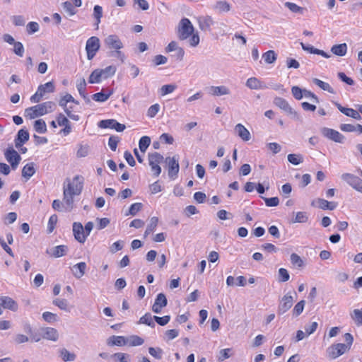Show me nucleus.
<instances>
[{
    "label": "nucleus",
    "mask_w": 362,
    "mask_h": 362,
    "mask_svg": "<svg viewBox=\"0 0 362 362\" xmlns=\"http://www.w3.org/2000/svg\"><path fill=\"white\" fill-rule=\"evenodd\" d=\"M351 317L357 326L362 325V310L354 309L351 313Z\"/></svg>",
    "instance_id": "41"
},
{
    "label": "nucleus",
    "mask_w": 362,
    "mask_h": 362,
    "mask_svg": "<svg viewBox=\"0 0 362 362\" xmlns=\"http://www.w3.org/2000/svg\"><path fill=\"white\" fill-rule=\"evenodd\" d=\"M303 91L304 89H301L298 86H293L291 88L292 94L296 100H300L303 97Z\"/></svg>",
    "instance_id": "64"
},
{
    "label": "nucleus",
    "mask_w": 362,
    "mask_h": 362,
    "mask_svg": "<svg viewBox=\"0 0 362 362\" xmlns=\"http://www.w3.org/2000/svg\"><path fill=\"white\" fill-rule=\"evenodd\" d=\"M153 317H152L151 314L147 313L139 319L138 323L145 324L151 327H154L156 325L155 322H153Z\"/></svg>",
    "instance_id": "36"
},
{
    "label": "nucleus",
    "mask_w": 362,
    "mask_h": 362,
    "mask_svg": "<svg viewBox=\"0 0 362 362\" xmlns=\"http://www.w3.org/2000/svg\"><path fill=\"white\" fill-rule=\"evenodd\" d=\"M235 131L244 141H247L251 138L250 132L245 127V126L241 124H238L235 125Z\"/></svg>",
    "instance_id": "25"
},
{
    "label": "nucleus",
    "mask_w": 362,
    "mask_h": 362,
    "mask_svg": "<svg viewBox=\"0 0 362 362\" xmlns=\"http://www.w3.org/2000/svg\"><path fill=\"white\" fill-rule=\"evenodd\" d=\"M151 144V139L147 136H142L139 141V146L140 151L143 153H145L148 147Z\"/></svg>",
    "instance_id": "45"
},
{
    "label": "nucleus",
    "mask_w": 362,
    "mask_h": 362,
    "mask_svg": "<svg viewBox=\"0 0 362 362\" xmlns=\"http://www.w3.org/2000/svg\"><path fill=\"white\" fill-rule=\"evenodd\" d=\"M208 93L213 96H222L230 94V90L226 86H212L209 88Z\"/></svg>",
    "instance_id": "19"
},
{
    "label": "nucleus",
    "mask_w": 362,
    "mask_h": 362,
    "mask_svg": "<svg viewBox=\"0 0 362 362\" xmlns=\"http://www.w3.org/2000/svg\"><path fill=\"white\" fill-rule=\"evenodd\" d=\"M119 138L115 136H111L108 140V146L110 149L113 151H116L118 143L119 142Z\"/></svg>",
    "instance_id": "63"
},
{
    "label": "nucleus",
    "mask_w": 362,
    "mask_h": 362,
    "mask_svg": "<svg viewBox=\"0 0 362 362\" xmlns=\"http://www.w3.org/2000/svg\"><path fill=\"white\" fill-rule=\"evenodd\" d=\"M284 6L286 7H287L293 13L303 14L304 11L305 10V8L300 7V6H298L297 4L292 3V2L287 1L284 4Z\"/></svg>",
    "instance_id": "44"
},
{
    "label": "nucleus",
    "mask_w": 362,
    "mask_h": 362,
    "mask_svg": "<svg viewBox=\"0 0 362 362\" xmlns=\"http://www.w3.org/2000/svg\"><path fill=\"white\" fill-rule=\"evenodd\" d=\"M288 160L293 165H297L303 163V157L300 154L291 153L288 155Z\"/></svg>",
    "instance_id": "47"
},
{
    "label": "nucleus",
    "mask_w": 362,
    "mask_h": 362,
    "mask_svg": "<svg viewBox=\"0 0 362 362\" xmlns=\"http://www.w3.org/2000/svg\"><path fill=\"white\" fill-rule=\"evenodd\" d=\"M33 127L35 131L39 134H45L47 131L46 123L42 119L35 120Z\"/></svg>",
    "instance_id": "35"
},
{
    "label": "nucleus",
    "mask_w": 362,
    "mask_h": 362,
    "mask_svg": "<svg viewBox=\"0 0 362 362\" xmlns=\"http://www.w3.org/2000/svg\"><path fill=\"white\" fill-rule=\"evenodd\" d=\"M165 163L168 167V176L171 179H175L177 177L179 173V162L178 158L176 156L173 157H167Z\"/></svg>",
    "instance_id": "8"
},
{
    "label": "nucleus",
    "mask_w": 362,
    "mask_h": 362,
    "mask_svg": "<svg viewBox=\"0 0 362 362\" xmlns=\"http://www.w3.org/2000/svg\"><path fill=\"white\" fill-rule=\"evenodd\" d=\"M160 110V105L158 104H154L151 105L147 111V116L150 118L154 117Z\"/></svg>",
    "instance_id": "62"
},
{
    "label": "nucleus",
    "mask_w": 362,
    "mask_h": 362,
    "mask_svg": "<svg viewBox=\"0 0 362 362\" xmlns=\"http://www.w3.org/2000/svg\"><path fill=\"white\" fill-rule=\"evenodd\" d=\"M290 275L288 272L284 268H280L279 269V282H286L289 280Z\"/></svg>",
    "instance_id": "56"
},
{
    "label": "nucleus",
    "mask_w": 362,
    "mask_h": 362,
    "mask_svg": "<svg viewBox=\"0 0 362 362\" xmlns=\"http://www.w3.org/2000/svg\"><path fill=\"white\" fill-rule=\"evenodd\" d=\"M311 205L313 206H317L323 210L328 209L332 211L337 207V204L334 202H328L324 199L318 198L316 200H313L311 202Z\"/></svg>",
    "instance_id": "16"
},
{
    "label": "nucleus",
    "mask_w": 362,
    "mask_h": 362,
    "mask_svg": "<svg viewBox=\"0 0 362 362\" xmlns=\"http://www.w3.org/2000/svg\"><path fill=\"white\" fill-rule=\"evenodd\" d=\"M117 68L115 66L110 65L105 69H100V72L102 76V78L106 79L112 76L116 72Z\"/></svg>",
    "instance_id": "34"
},
{
    "label": "nucleus",
    "mask_w": 362,
    "mask_h": 362,
    "mask_svg": "<svg viewBox=\"0 0 362 362\" xmlns=\"http://www.w3.org/2000/svg\"><path fill=\"white\" fill-rule=\"evenodd\" d=\"M100 47V42L98 37L92 36L88 38L86 43V51L87 53V59L92 60Z\"/></svg>",
    "instance_id": "3"
},
{
    "label": "nucleus",
    "mask_w": 362,
    "mask_h": 362,
    "mask_svg": "<svg viewBox=\"0 0 362 362\" xmlns=\"http://www.w3.org/2000/svg\"><path fill=\"white\" fill-rule=\"evenodd\" d=\"M100 69H95L90 75L88 82L90 83H98L102 80Z\"/></svg>",
    "instance_id": "43"
},
{
    "label": "nucleus",
    "mask_w": 362,
    "mask_h": 362,
    "mask_svg": "<svg viewBox=\"0 0 362 362\" xmlns=\"http://www.w3.org/2000/svg\"><path fill=\"white\" fill-rule=\"evenodd\" d=\"M55 103L52 101H47L25 110L24 116L28 119H35L52 112L55 108Z\"/></svg>",
    "instance_id": "1"
},
{
    "label": "nucleus",
    "mask_w": 362,
    "mask_h": 362,
    "mask_svg": "<svg viewBox=\"0 0 362 362\" xmlns=\"http://www.w3.org/2000/svg\"><path fill=\"white\" fill-rule=\"evenodd\" d=\"M322 133L324 136L329 139L337 143H343L344 140V136L332 129L325 127L322 129Z\"/></svg>",
    "instance_id": "13"
},
{
    "label": "nucleus",
    "mask_w": 362,
    "mask_h": 362,
    "mask_svg": "<svg viewBox=\"0 0 362 362\" xmlns=\"http://www.w3.org/2000/svg\"><path fill=\"white\" fill-rule=\"evenodd\" d=\"M4 155L6 159L11 164L12 168L16 169L21 160V156L12 147L8 148L6 151Z\"/></svg>",
    "instance_id": "11"
},
{
    "label": "nucleus",
    "mask_w": 362,
    "mask_h": 362,
    "mask_svg": "<svg viewBox=\"0 0 362 362\" xmlns=\"http://www.w3.org/2000/svg\"><path fill=\"white\" fill-rule=\"evenodd\" d=\"M177 32L180 40L187 39L194 33V27L188 18H184L180 21Z\"/></svg>",
    "instance_id": "2"
},
{
    "label": "nucleus",
    "mask_w": 362,
    "mask_h": 362,
    "mask_svg": "<svg viewBox=\"0 0 362 362\" xmlns=\"http://www.w3.org/2000/svg\"><path fill=\"white\" fill-rule=\"evenodd\" d=\"M93 17L95 19V24L97 27H98L99 23H100V19L103 16V8L99 5H95L93 8Z\"/></svg>",
    "instance_id": "51"
},
{
    "label": "nucleus",
    "mask_w": 362,
    "mask_h": 362,
    "mask_svg": "<svg viewBox=\"0 0 362 362\" xmlns=\"http://www.w3.org/2000/svg\"><path fill=\"white\" fill-rule=\"evenodd\" d=\"M141 203H134L130 206L129 213H127L126 216H128L129 214L135 216L141 209Z\"/></svg>",
    "instance_id": "60"
},
{
    "label": "nucleus",
    "mask_w": 362,
    "mask_h": 362,
    "mask_svg": "<svg viewBox=\"0 0 362 362\" xmlns=\"http://www.w3.org/2000/svg\"><path fill=\"white\" fill-rule=\"evenodd\" d=\"M89 151H90V146L87 144H85V145H82L81 144L79 146V148L77 151V153H76V156L78 158H84L86 156H87L89 153Z\"/></svg>",
    "instance_id": "52"
},
{
    "label": "nucleus",
    "mask_w": 362,
    "mask_h": 362,
    "mask_svg": "<svg viewBox=\"0 0 362 362\" xmlns=\"http://www.w3.org/2000/svg\"><path fill=\"white\" fill-rule=\"evenodd\" d=\"M113 89L105 90V92L104 90H103L101 92L93 94L92 95V98L96 102H105L113 94Z\"/></svg>",
    "instance_id": "24"
},
{
    "label": "nucleus",
    "mask_w": 362,
    "mask_h": 362,
    "mask_svg": "<svg viewBox=\"0 0 362 362\" xmlns=\"http://www.w3.org/2000/svg\"><path fill=\"white\" fill-rule=\"evenodd\" d=\"M291 262L293 265H296L298 267H302L303 266V259L296 253L291 255Z\"/></svg>",
    "instance_id": "61"
},
{
    "label": "nucleus",
    "mask_w": 362,
    "mask_h": 362,
    "mask_svg": "<svg viewBox=\"0 0 362 362\" xmlns=\"http://www.w3.org/2000/svg\"><path fill=\"white\" fill-rule=\"evenodd\" d=\"M158 223V218L153 216L150 219V223L147 226V228L144 232V236L146 237L151 233L157 227Z\"/></svg>",
    "instance_id": "39"
},
{
    "label": "nucleus",
    "mask_w": 362,
    "mask_h": 362,
    "mask_svg": "<svg viewBox=\"0 0 362 362\" xmlns=\"http://www.w3.org/2000/svg\"><path fill=\"white\" fill-rule=\"evenodd\" d=\"M313 82L316 86H317L321 89H322L323 90L327 91V92H329L330 93H332V94L335 93V91L333 89V88H332L331 86L328 83L324 82V81H321V80H320L318 78H316L313 79Z\"/></svg>",
    "instance_id": "32"
},
{
    "label": "nucleus",
    "mask_w": 362,
    "mask_h": 362,
    "mask_svg": "<svg viewBox=\"0 0 362 362\" xmlns=\"http://www.w3.org/2000/svg\"><path fill=\"white\" fill-rule=\"evenodd\" d=\"M45 95L42 86H38L37 92L30 97V101L34 103H39Z\"/></svg>",
    "instance_id": "48"
},
{
    "label": "nucleus",
    "mask_w": 362,
    "mask_h": 362,
    "mask_svg": "<svg viewBox=\"0 0 362 362\" xmlns=\"http://www.w3.org/2000/svg\"><path fill=\"white\" fill-rule=\"evenodd\" d=\"M59 356L62 358V359L65 362L74 361L76 357L75 354L69 352L65 348H63L59 350Z\"/></svg>",
    "instance_id": "33"
},
{
    "label": "nucleus",
    "mask_w": 362,
    "mask_h": 362,
    "mask_svg": "<svg viewBox=\"0 0 362 362\" xmlns=\"http://www.w3.org/2000/svg\"><path fill=\"white\" fill-rule=\"evenodd\" d=\"M35 169L34 168V163H28L23 168L22 176L28 180L35 174Z\"/></svg>",
    "instance_id": "31"
},
{
    "label": "nucleus",
    "mask_w": 362,
    "mask_h": 362,
    "mask_svg": "<svg viewBox=\"0 0 362 362\" xmlns=\"http://www.w3.org/2000/svg\"><path fill=\"white\" fill-rule=\"evenodd\" d=\"M148 353L151 356H152L155 358L160 360L163 357V351L160 347H156V348L149 347Z\"/></svg>",
    "instance_id": "50"
},
{
    "label": "nucleus",
    "mask_w": 362,
    "mask_h": 362,
    "mask_svg": "<svg viewBox=\"0 0 362 362\" xmlns=\"http://www.w3.org/2000/svg\"><path fill=\"white\" fill-rule=\"evenodd\" d=\"M0 305L5 309H8L12 311L18 310L17 303L8 296L0 297Z\"/></svg>",
    "instance_id": "20"
},
{
    "label": "nucleus",
    "mask_w": 362,
    "mask_h": 362,
    "mask_svg": "<svg viewBox=\"0 0 362 362\" xmlns=\"http://www.w3.org/2000/svg\"><path fill=\"white\" fill-rule=\"evenodd\" d=\"M98 127L100 128L106 129L110 128L115 129L118 132H123L126 129V126L123 124H120L117 120L113 119H103L98 122Z\"/></svg>",
    "instance_id": "10"
},
{
    "label": "nucleus",
    "mask_w": 362,
    "mask_h": 362,
    "mask_svg": "<svg viewBox=\"0 0 362 362\" xmlns=\"http://www.w3.org/2000/svg\"><path fill=\"white\" fill-rule=\"evenodd\" d=\"M69 189H64L63 192V201L64 204L65 206V210L68 211H71L74 208V196L76 194H72L69 192Z\"/></svg>",
    "instance_id": "23"
},
{
    "label": "nucleus",
    "mask_w": 362,
    "mask_h": 362,
    "mask_svg": "<svg viewBox=\"0 0 362 362\" xmlns=\"http://www.w3.org/2000/svg\"><path fill=\"white\" fill-rule=\"evenodd\" d=\"M308 220V216L306 212L299 211L296 214L295 218L291 221L292 223H305Z\"/></svg>",
    "instance_id": "49"
},
{
    "label": "nucleus",
    "mask_w": 362,
    "mask_h": 362,
    "mask_svg": "<svg viewBox=\"0 0 362 362\" xmlns=\"http://www.w3.org/2000/svg\"><path fill=\"white\" fill-rule=\"evenodd\" d=\"M214 9L220 13L228 12L230 9V6L226 1H218L214 6Z\"/></svg>",
    "instance_id": "37"
},
{
    "label": "nucleus",
    "mask_w": 362,
    "mask_h": 362,
    "mask_svg": "<svg viewBox=\"0 0 362 362\" xmlns=\"http://www.w3.org/2000/svg\"><path fill=\"white\" fill-rule=\"evenodd\" d=\"M177 86L175 84H167L164 85L160 88V94L162 95H165L167 94L173 93Z\"/></svg>",
    "instance_id": "57"
},
{
    "label": "nucleus",
    "mask_w": 362,
    "mask_h": 362,
    "mask_svg": "<svg viewBox=\"0 0 362 362\" xmlns=\"http://www.w3.org/2000/svg\"><path fill=\"white\" fill-rule=\"evenodd\" d=\"M337 109L346 116L354 118L356 120H361L362 119L361 115L356 110L349 107H344L337 102L334 103Z\"/></svg>",
    "instance_id": "18"
},
{
    "label": "nucleus",
    "mask_w": 362,
    "mask_h": 362,
    "mask_svg": "<svg viewBox=\"0 0 362 362\" xmlns=\"http://www.w3.org/2000/svg\"><path fill=\"white\" fill-rule=\"evenodd\" d=\"M40 26L37 22H30L26 25V31L28 35H32L39 30Z\"/></svg>",
    "instance_id": "55"
},
{
    "label": "nucleus",
    "mask_w": 362,
    "mask_h": 362,
    "mask_svg": "<svg viewBox=\"0 0 362 362\" xmlns=\"http://www.w3.org/2000/svg\"><path fill=\"white\" fill-rule=\"evenodd\" d=\"M83 187V177L80 175H76L74 177L71 182H69L66 187L64 189H69V192L72 194L79 195Z\"/></svg>",
    "instance_id": "6"
},
{
    "label": "nucleus",
    "mask_w": 362,
    "mask_h": 362,
    "mask_svg": "<svg viewBox=\"0 0 362 362\" xmlns=\"http://www.w3.org/2000/svg\"><path fill=\"white\" fill-rule=\"evenodd\" d=\"M331 52L337 56L343 57L346 54L347 45L346 43L334 45L332 47Z\"/></svg>",
    "instance_id": "29"
},
{
    "label": "nucleus",
    "mask_w": 362,
    "mask_h": 362,
    "mask_svg": "<svg viewBox=\"0 0 362 362\" xmlns=\"http://www.w3.org/2000/svg\"><path fill=\"white\" fill-rule=\"evenodd\" d=\"M349 351V346H346L345 344L338 343L335 344L331 345L327 349L326 353L327 357L334 360L337 357L341 356L344 353Z\"/></svg>",
    "instance_id": "5"
},
{
    "label": "nucleus",
    "mask_w": 362,
    "mask_h": 362,
    "mask_svg": "<svg viewBox=\"0 0 362 362\" xmlns=\"http://www.w3.org/2000/svg\"><path fill=\"white\" fill-rule=\"evenodd\" d=\"M73 233L75 239L81 243H85L86 235L83 225L80 222L73 223Z\"/></svg>",
    "instance_id": "14"
},
{
    "label": "nucleus",
    "mask_w": 362,
    "mask_h": 362,
    "mask_svg": "<svg viewBox=\"0 0 362 362\" xmlns=\"http://www.w3.org/2000/svg\"><path fill=\"white\" fill-rule=\"evenodd\" d=\"M53 304L61 310H67L68 309V302L66 299L56 298L53 300Z\"/></svg>",
    "instance_id": "58"
},
{
    "label": "nucleus",
    "mask_w": 362,
    "mask_h": 362,
    "mask_svg": "<svg viewBox=\"0 0 362 362\" xmlns=\"http://www.w3.org/2000/svg\"><path fill=\"white\" fill-rule=\"evenodd\" d=\"M274 103L280 109L284 110L286 112L291 107L285 99L279 97L274 98Z\"/></svg>",
    "instance_id": "40"
},
{
    "label": "nucleus",
    "mask_w": 362,
    "mask_h": 362,
    "mask_svg": "<svg viewBox=\"0 0 362 362\" xmlns=\"http://www.w3.org/2000/svg\"><path fill=\"white\" fill-rule=\"evenodd\" d=\"M293 302V298L290 293L284 295L280 300V303L278 306V315H281L286 313L292 307Z\"/></svg>",
    "instance_id": "9"
},
{
    "label": "nucleus",
    "mask_w": 362,
    "mask_h": 362,
    "mask_svg": "<svg viewBox=\"0 0 362 362\" xmlns=\"http://www.w3.org/2000/svg\"><path fill=\"white\" fill-rule=\"evenodd\" d=\"M86 83L84 78H82L76 85L77 90L79 93V94L86 100L87 102H90L89 98L86 97Z\"/></svg>",
    "instance_id": "46"
},
{
    "label": "nucleus",
    "mask_w": 362,
    "mask_h": 362,
    "mask_svg": "<svg viewBox=\"0 0 362 362\" xmlns=\"http://www.w3.org/2000/svg\"><path fill=\"white\" fill-rule=\"evenodd\" d=\"M127 345L129 346H141L144 344V340L138 335H131L126 337Z\"/></svg>",
    "instance_id": "30"
},
{
    "label": "nucleus",
    "mask_w": 362,
    "mask_h": 362,
    "mask_svg": "<svg viewBox=\"0 0 362 362\" xmlns=\"http://www.w3.org/2000/svg\"><path fill=\"white\" fill-rule=\"evenodd\" d=\"M305 304V301L304 300L299 301L293 309V315L295 317L300 315L303 311Z\"/></svg>",
    "instance_id": "54"
},
{
    "label": "nucleus",
    "mask_w": 362,
    "mask_h": 362,
    "mask_svg": "<svg viewBox=\"0 0 362 362\" xmlns=\"http://www.w3.org/2000/svg\"><path fill=\"white\" fill-rule=\"evenodd\" d=\"M262 58L267 64H273L277 59V55L274 50H269L262 54Z\"/></svg>",
    "instance_id": "38"
},
{
    "label": "nucleus",
    "mask_w": 362,
    "mask_h": 362,
    "mask_svg": "<svg viewBox=\"0 0 362 362\" xmlns=\"http://www.w3.org/2000/svg\"><path fill=\"white\" fill-rule=\"evenodd\" d=\"M246 86L250 89H260L262 88L261 82L255 77L250 78L246 81Z\"/></svg>",
    "instance_id": "42"
},
{
    "label": "nucleus",
    "mask_w": 362,
    "mask_h": 362,
    "mask_svg": "<svg viewBox=\"0 0 362 362\" xmlns=\"http://www.w3.org/2000/svg\"><path fill=\"white\" fill-rule=\"evenodd\" d=\"M29 140V133L27 130L23 129L18 132L16 138L15 139V146L18 148L23 146L26 141Z\"/></svg>",
    "instance_id": "21"
},
{
    "label": "nucleus",
    "mask_w": 362,
    "mask_h": 362,
    "mask_svg": "<svg viewBox=\"0 0 362 362\" xmlns=\"http://www.w3.org/2000/svg\"><path fill=\"white\" fill-rule=\"evenodd\" d=\"M86 264L83 262L74 265L72 268L73 274L77 279H81L85 274Z\"/></svg>",
    "instance_id": "27"
},
{
    "label": "nucleus",
    "mask_w": 362,
    "mask_h": 362,
    "mask_svg": "<svg viewBox=\"0 0 362 362\" xmlns=\"http://www.w3.org/2000/svg\"><path fill=\"white\" fill-rule=\"evenodd\" d=\"M43 338L53 341H56L59 339V333L57 330L54 328L47 327L45 329Z\"/></svg>",
    "instance_id": "28"
},
{
    "label": "nucleus",
    "mask_w": 362,
    "mask_h": 362,
    "mask_svg": "<svg viewBox=\"0 0 362 362\" xmlns=\"http://www.w3.org/2000/svg\"><path fill=\"white\" fill-rule=\"evenodd\" d=\"M107 344L108 346H125L127 345L126 337L123 336H112L107 339Z\"/></svg>",
    "instance_id": "26"
},
{
    "label": "nucleus",
    "mask_w": 362,
    "mask_h": 362,
    "mask_svg": "<svg viewBox=\"0 0 362 362\" xmlns=\"http://www.w3.org/2000/svg\"><path fill=\"white\" fill-rule=\"evenodd\" d=\"M341 179L354 189L362 193V180L351 173H344L341 175Z\"/></svg>",
    "instance_id": "7"
},
{
    "label": "nucleus",
    "mask_w": 362,
    "mask_h": 362,
    "mask_svg": "<svg viewBox=\"0 0 362 362\" xmlns=\"http://www.w3.org/2000/svg\"><path fill=\"white\" fill-rule=\"evenodd\" d=\"M163 156L158 152L148 153L149 165L153 172V175L156 177H158L161 173V168L159 164L163 162Z\"/></svg>",
    "instance_id": "4"
},
{
    "label": "nucleus",
    "mask_w": 362,
    "mask_h": 362,
    "mask_svg": "<svg viewBox=\"0 0 362 362\" xmlns=\"http://www.w3.org/2000/svg\"><path fill=\"white\" fill-rule=\"evenodd\" d=\"M105 45L110 49H120L123 48V43L116 35H110L104 40Z\"/></svg>",
    "instance_id": "12"
},
{
    "label": "nucleus",
    "mask_w": 362,
    "mask_h": 362,
    "mask_svg": "<svg viewBox=\"0 0 362 362\" xmlns=\"http://www.w3.org/2000/svg\"><path fill=\"white\" fill-rule=\"evenodd\" d=\"M168 304L167 298L164 293H160L157 295L155 302L152 306V310L155 313H160L162 308Z\"/></svg>",
    "instance_id": "15"
},
{
    "label": "nucleus",
    "mask_w": 362,
    "mask_h": 362,
    "mask_svg": "<svg viewBox=\"0 0 362 362\" xmlns=\"http://www.w3.org/2000/svg\"><path fill=\"white\" fill-rule=\"evenodd\" d=\"M67 251H68L67 246L62 245L56 246V247H53L52 249H51L50 250H47L46 252L48 255H50L51 256L57 258V257H61L64 256L66 254Z\"/></svg>",
    "instance_id": "22"
},
{
    "label": "nucleus",
    "mask_w": 362,
    "mask_h": 362,
    "mask_svg": "<svg viewBox=\"0 0 362 362\" xmlns=\"http://www.w3.org/2000/svg\"><path fill=\"white\" fill-rule=\"evenodd\" d=\"M112 358H117L119 362H130V356L125 353H115L112 355Z\"/></svg>",
    "instance_id": "59"
},
{
    "label": "nucleus",
    "mask_w": 362,
    "mask_h": 362,
    "mask_svg": "<svg viewBox=\"0 0 362 362\" xmlns=\"http://www.w3.org/2000/svg\"><path fill=\"white\" fill-rule=\"evenodd\" d=\"M197 21L199 28L204 32H210L211 27L214 24V21L210 16H199Z\"/></svg>",
    "instance_id": "17"
},
{
    "label": "nucleus",
    "mask_w": 362,
    "mask_h": 362,
    "mask_svg": "<svg viewBox=\"0 0 362 362\" xmlns=\"http://www.w3.org/2000/svg\"><path fill=\"white\" fill-rule=\"evenodd\" d=\"M64 10L69 15L74 16L76 13L77 10L74 8L72 3L70 1H65L62 4Z\"/></svg>",
    "instance_id": "53"
}]
</instances>
